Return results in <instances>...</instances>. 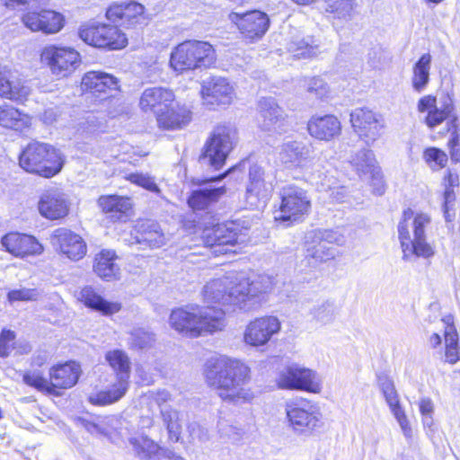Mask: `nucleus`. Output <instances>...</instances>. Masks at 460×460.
<instances>
[{"label": "nucleus", "instance_id": "nucleus-1", "mask_svg": "<svg viewBox=\"0 0 460 460\" xmlns=\"http://www.w3.org/2000/svg\"><path fill=\"white\" fill-rule=\"evenodd\" d=\"M272 289L273 279L269 275L245 277L232 272L208 282L202 294L205 303L234 305L240 310L251 312L267 302Z\"/></svg>", "mask_w": 460, "mask_h": 460}, {"label": "nucleus", "instance_id": "nucleus-2", "mask_svg": "<svg viewBox=\"0 0 460 460\" xmlns=\"http://www.w3.org/2000/svg\"><path fill=\"white\" fill-rule=\"evenodd\" d=\"M250 372V367L241 360L222 357L208 361L204 375L207 384L217 390L223 401L245 403L254 397L247 387Z\"/></svg>", "mask_w": 460, "mask_h": 460}, {"label": "nucleus", "instance_id": "nucleus-3", "mask_svg": "<svg viewBox=\"0 0 460 460\" xmlns=\"http://www.w3.org/2000/svg\"><path fill=\"white\" fill-rule=\"evenodd\" d=\"M225 315L221 308L189 305L172 310L169 324L183 336L198 338L222 331L226 324Z\"/></svg>", "mask_w": 460, "mask_h": 460}, {"label": "nucleus", "instance_id": "nucleus-4", "mask_svg": "<svg viewBox=\"0 0 460 460\" xmlns=\"http://www.w3.org/2000/svg\"><path fill=\"white\" fill-rule=\"evenodd\" d=\"M412 216L411 209L405 210L403 218L398 225L403 259L408 260L412 255L429 258L433 255L434 252L425 240L424 227L429 223L430 218L427 214L420 213L411 222Z\"/></svg>", "mask_w": 460, "mask_h": 460}, {"label": "nucleus", "instance_id": "nucleus-5", "mask_svg": "<svg viewBox=\"0 0 460 460\" xmlns=\"http://www.w3.org/2000/svg\"><path fill=\"white\" fill-rule=\"evenodd\" d=\"M19 163L29 172L50 178L61 171L64 160L59 151L51 146L32 142L21 154Z\"/></svg>", "mask_w": 460, "mask_h": 460}, {"label": "nucleus", "instance_id": "nucleus-6", "mask_svg": "<svg viewBox=\"0 0 460 460\" xmlns=\"http://www.w3.org/2000/svg\"><path fill=\"white\" fill-rule=\"evenodd\" d=\"M215 60L212 45L206 41L185 40L172 49L170 66L174 71L182 73L197 68H208Z\"/></svg>", "mask_w": 460, "mask_h": 460}, {"label": "nucleus", "instance_id": "nucleus-7", "mask_svg": "<svg viewBox=\"0 0 460 460\" xmlns=\"http://www.w3.org/2000/svg\"><path fill=\"white\" fill-rule=\"evenodd\" d=\"M236 142L237 132L234 127L218 125L207 140L200 160L217 170L223 166Z\"/></svg>", "mask_w": 460, "mask_h": 460}, {"label": "nucleus", "instance_id": "nucleus-8", "mask_svg": "<svg viewBox=\"0 0 460 460\" xmlns=\"http://www.w3.org/2000/svg\"><path fill=\"white\" fill-rule=\"evenodd\" d=\"M311 200L307 192L295 185L284 187L281 190V203L274 218L277 222L289 226L302 221L309 213Z\"/></svg>", "mask_w": 460, "mask_h": 460}, {"label": "nucleus", "instance_id": "nucleus-9", "mask_svg": "<svg viewBox=\"0 0 460 460\" xmlns=\"http://www.w3.org/2000/svg\"><path fill=\"white\" fill-rule=\"evenodd\" d=\"M285 411L288 427L296 434H311L323 424L319 408L307 401L288 402Z\"/></svg>", "mask_w": 460, "mask_h": 460}, {"label": "nucleus", "instance_id": "nucleus-10", "mask_svg": "<svg viewBox=\"0 0 460 460\" xmlns=\"http://www.w3.org/2000/svg\"><path fill=\"white\" fill-rule=\"evenodd\" d=\"M277 385L281 389L300 390L319 394L322 379L313 369L298 364H290L281 369L277 377Z\"/></svg>", "mask_w": 460, "mask_h": 460}, {"label": "nucleus", "instance_id": "nucleus-11", "mask_svg": "<svg viewBox=\"0 0 460 460\" xmlns=\"http://www.w3.org/2000/svg\"><path fill=\"white\" fill-rule=\"evenodd\" d=\"M78 35L84 42L95 48L120 49L128 44L126 35L113 25H84Z\"/></svg>", "mask_w": 460, "mask_h": 460}, {"label": "nucleus", "instance_id": "nucleus-12", "mask_svg": "<svg viewBox=\"0 0 460 460\" xmlns=\"http://www.w3.org/2000/svg\"><path fill=\"white\" fill-rule=\"evenodd\" d=\"M42 63L58 77H66L80 65L81 57L78 51L71 47L49 45L40 54Z\"/></svg>", "mask_w": 460, "mask_h": 460}, {"label": "nucleus", "instance_id": "nucleus-13", "mask_svg": "<svg viewBox=\"0 0 460 460\" xmlns=\"http://www.w3.org/2000/svg\"><path fill=\"white\" fill-rule=\"evenodd\" d=\"M274 190L273 181L264 168L257 164L249 167L245 184V201L252 208L264 207Z\"/></svg>", "mask_w": 460, "mask_h": 460}, {"label": "nucleus", "instance_id": "nucleus-14", "mask_svg": "<svg viewBox=\"0 0 460 460\" xmlns=\"http://www.w3.org/2000/svg\"><path fill=\"white\" fill-rule=\"evenodd\" d=\"M202 239L212 253L219 256L233 252L232 248L238 243L239 234L235 224L229 222L204 229Z\"/></svg>", "mask_w": 460, "mask_h": 460}, {"label": "nucleus", "instance_id": "nucleus-15", "mask_svg": "<svg viewBox=\"0 0 460 460\" xmlns=\"http://www.w3.org/2000/svg\"><path fill=\"white\" fill-rule=\"evenodd\" d=\"M417 110L420 113H426L425 123L430 128L440 125L447 119H452V122L456 120L453 100L448 95L441 99L439 106L435 96L425 95L418 101Z\"/></svg>", "mask_w": 460, "mask_h": 460}, {"label": "nucleus", "instance_id": "nucleus-16", "mask_svg": "<svg viewBox=\"0 0 460 460\" xmlns=\"http://www.w3.org/2000/svg\"><path fill=\"white\" fill-rule=\"evenodd\" d=\"M354 131L367 144H373L383 132L385 123L380 115L368 109L357 108L350 113Z\"/></svg>", "mask_w": 460, "mask_h": 460}, {"label": "nucleus", "instance_id": "nucleus-17", "mask_svg": "<svg viewBox=\"0 0 460 460\" xmlns=\"http://www.w3.org/2000/svg\"><path fill=\"white\" fill-rule=\"evenodd\" d=\"M281 323L273 315L257 317L251 321L243 332V341L252 347L266 345L271 338L279 332Z\"/></svg>", "mask_w": 460, "mask_h": 460}, {"label": "nucleus", "instance_id": "nucleus-18", "mask_svg": "<svg viewBox=\"0 0 460 460\" xmlns=\"http://www.w3.org/2000/svg\"><path fill=\"white\" fill-rule=\"evenodd\" d=\"M40 215L48 220H58L66 217L70 209L68 196L58 187L44 190L38 200Z\"/></svg>", "mask_w": 460, "mask_h": 460}, {"label": "nucleus", "instance_id": "nucleus-19", "mask_svg": "<svg viewBox=\"0 0 460 460\" xmlns=\"http://www.w3.org/2000/svg\"><path fill=\"white\" fill-rule=\"evenodd\" d=\"M31 92V87L18 71L8 66H0V97L22 103Z\"/></svg>", "mask_w": 460, "mask_h": 460}, {"label": "nucleus", "instance_id": "nucleus-20", "mask_svg": "<svg viewBox=\"0 0 460 460\" xmlns=\"http://www.w3.org/2000/svg\"><path fill=\"white\" fill-rule=\"evenodd\" d=\"M201 95L207 105L226 106L233 102L235 92L234 85L226 78L213 76L203 81Z\"/></svg>", "mask_w": 460, "mask_h": 460}, {"label": "nucleus", "instance_id": "nucleus-21", "mask_svg": "<svg viewBox=\"0 0 460 460\" xmlns=\"http://www.w3.org/2000/svg\"><path fill=\"white\" fill-rule=\"evenodd\" d=\"M106 18L111 22L131 29L145 22V7L139 3H114L106 11Z\"/></svg>", "mask_w": 460, "mask_h": 460}, {"label": "nucleus", "instance_id": "nucleus-22", "mask_svg": "<svg viewBox=\"0 0 460 460\" xmlns=\"http://www.w3.org/2000/svg\"><path fill=\"white\" fill-rule=\"evenodd\" d=\"M51 243L57 251L68 259L78 261L87 251L84 239L76 233L65 227L56 229L51 234Z\"/></svg>", "mask_w": 460, "mask_h": 460}, {"label": "nucleus", "instance_id": "nucleus-23", "mask_svg": "<svg viewBox=\"0 0 460 460\" xmlns=\"http://www.w3.org/2000/svg\"><path fill=\"white\" fill-rule=\"evenodd\" d=\"M229 19L237 25L243 34L251 39L262 37L270 25L268 15L260 11H252L243 14L233 12L229 14Z\"/></svg>", "mask_w": 460, "mask_h": 460}, {"label": "nucleus", "instance_id": "nucleus-24", "mask_svg": "<svg viewBox=\"0 0 460 460\" xmlns=\"http://www.w3.org/2000/svg\"><path fill=\"white\" fill-rule=\"evenodd\" d=\"M174 101L175 94L172 90L161 86L148 87L141 93L138 106L142 111L151 112L157 118Z\"/></svg>", "mask_w": 460, "mask_h": 460}, {"label": "nucleus", "instance_id": "nucleus-25", "mask_svg": "<svg viewBox=\"0 0 460 460\" xmlns=\"http://www.w3.org/2000/svg\"><path fill=\"white\" fill-rule=\"evenodd\" d=\"M23 24L31 31H42L46 34L58 32L64 26V17L61 13L51 10L28 12L22 18Z\"/></svg>", "mask_w": 460, "mask_h": 460}, {"label": "nucleus", "instance_id": "nucleus-26", "mask_svg": "<svg viewBox=\"0 0 460 460\" xmlns=\"http://www.w3.org/2000/svg\"><path fill=\"white\" fill-rule=\"evenodd\" d=\"M1 244L6 252L19 258L39 255L43 252V246L34 236L24 234H6L2 237Z\"/></svg>", "mask_w": 460, "mask_h": 460}, {"label": "nucleus", "instance_id": "nucleus-27", "mask_svg": "<svg viewBox=\"0 0 460 460\" xmlns=\"http://www.w3.org/2000/svg\"><path fill=\"white\" fill-rule=\"evenodd\" d=\"M309 135L320 141L330 142L341 133V123L332 114L314 115L307 122Z\"/></svg>", "mask_w": 460, "mask_h": 460}, {"label": "nucleus", "instance_id": "nucleus-28", "mask_svg": "<svg viewBox=\"0 0 460 460\" xmlns=\"http://www.w3.org/2000/svg\"><path fill=\"white\" fill-rule=\"evenodd\" d=\"M260 127L265 131L279 132L285 125L286 115L273 98H261L258 104Z\"/></svg>", "mask_w": 460, "mask_h": 460}, {"label": "nucleus", "instance_id": "nucleus-29", "mask_svg": "<svg viewBox=\"0 0 460 460\" xmlns=\"http://www.w3.org/2000/svg\"><path fill=\"white\" fill-rule=\"evenodd\" d=\"M81 367L75 361L54 366L49 369V379L52 386L51 393L56 394V389H68L73 387L81 375Z\"/></svg>", "mask_w": 460, "mask_h": 460}, {"label": "nucleus", "instance_id": "nucleus-30", "mask_svg": "<svg viewBox=\"0 0 460 460\" xmlns=\"http://www.w3.org/2000/svg\"><path fill=\"white\" fill-rule=\"evenodd\" d=\"M132 235L136 243L144 244L152 249L159 248L166 243V237L160 226L148 220L137 223Z\"/></svg>", "mask_w": 460, "mask_h": 460}, {"label": "nucleus", "instance_id": "nucleus-31", "mask_svg": "<svg viewBox=\"0 0 460 460\" xmlns=\"http://www.w3.org/2000/svg\"><path fill=\"white\" fill-rule=\"evenodd\" d=\"M191 119L190 111L175 101L156 118L157 126L167 130L181 129Z\"/></svg>", "mask_w": 460, "mask_h": 460}, {"label": "nucleus", "instance_id": "nucleus-32", "mask_svg": "<svg viewBox=\"0 0 460 460\" xmlns=\"http://www.w3.org/2000/svg\"><path fill=\"white\" fill-rule=\"evenodd\" d=\"M325 12L330 15L332 24L341 29L355 16L357 0H324Z\"/></svg>", "mask_w": 460, "mask_h": 460}, {"label": "nucleus", "instance_id": "nucleus-33", "mask_svg": "<svg viewBox=\"0 0 460 460\" xmlns=\"http://www.w3.org/2000/svg\"><path fill=\"white\" fill-rule=\"evenodd\" d=\"M311 150L303 142L288 141L280 146L279 158L288 166L302 167L310 158Z\"/></svg>", "mask_w": 460, "mask_h": 460}, {"label": "nucleus", "instance_id": "nucleus-34", "mask_svg": "<svg viewBox=\"0 0 460 460\" xmlns=\"http://www.w3.org/2000/svg\"><path fill=\"white\" fill-rule=\"evenodd\" d=\"M77 299L86 306L105 315L118 313L121 308L119 303L109 302L103 299L92 287L83 288L77 295Z\"/></svg>", "mask_w": 460, "mask_h": 460}, {"label": "nucleus", "instance_id": "nucleus-35", "mask_svg": "<svg viewBox=\"0 0 460 460\" xmlns=\"http://www.w3.org/2000/svg\"><path fill=\"white\" fill-rule=\"evenodd\" d=\"M129 387V379L115 376V381L105 390H102L89 398L93 404L108 405L120 400Z\"/></svg>", "mask_w": 460, "mask_h": 460}, {"label": "nucleus", "instance_id": "nucleus-36", "mask_svg": "<svg viewBox=\"0 0 460 460\" xmlns=\"http://www.w3.org/2000/svg\"><path fill=\"white\" fill-rule=\"evenodd\" d=\"M134 454L142 460H160L165 450L147 436L141 435L129 438Z\"/></svg>", "mask_w": 460, "mask_h": 460}, {"label": "nucleus", "instance_id": "nucleus-37", "mask_svg": "<svg viewBox=\"0 0 460 460\" xmlns=\"http://www.w3.org/2000/svg\"><path fill=\"white\" fill-rule=\"evenodd\" d=\"M114 251L103 250L95 256L93 270L102 279L111 281L119 278V268L115 263Z\"/></svg>", "mask_w": 460, "mask_h": 460}, {"label": "nucleus", "instance_id": "nucleus-38", "mask_svg": "<svg viewBox=\"0 0 460 460\" xmlns=\"http://www.w3.org/2000/svg\"><path fill=\"white\" fill-rule=\"evenodd\" d=\"M98 204L113 220H121L132 207L130 199L118 195L102 196Z\"/></svg>", "mask_w": 460, "mask_h": 460}, {"label": "nucleus", "instance_id": "nucleus-39", "mask_svg": "<svg viewBox=\"0 0 460 460\" xmlns=\"http://www.w3.org/2000/svg\"><path fill=\"white\" fill-rule=\"evenodd\" d=\"M81 84L84 90L94 93H105L107 90L118 88V81L113 75L96 71L86 73L82 78Z\"/></svg>", "mask_w": 460, "mask_h": 460}, {"label": "nucleus", "instance_id": "nucleus-40", "mask_svg": "<svg viewBox=\"0 0 460 460\" xmlns=\"http://www.w3.org/2000/svg\"><path fill=\"white\" fill-rule=\"evenodd\" d=\"M0 125L14 130H22L31 126V118L10 104L0 106Z\"/></svg>", "mask_w": 460, "mask_h": 460}, {"label": "nucleus", "instance_id": "nucleus-41", "mask_svg": "<svg viewBox=\"0 0 460 460\" xmlns=\"http://www.w3.org/2000/svg\"><path fill=\"white\" fill-rule=\"evenodd\" d=\"M431 55L423 54L412 66L411 85L415 92H423L429 83Z\"/></svg>", "mask_w": 460, "mask_h": 460}, {"label": "nucleus", "instance_id": "nucleus-42", "mask_svg": "<svg viewBox=\"0 0 460 460\" xmlns=\"http://www.w3.org/2000/svg\"><path fill=\"white\" fill-rule=\"evenodd\" d=\"M226 191V187L213 188V189H200L192 191L188 199V203L193 209H204L209 204L217 201Z\"/></svg>", "mask_w": 460, "mask_h": 460}, {"label": "nucleus", "instance_id": "nucleus-43", "mask_svg": "<svg viewBox=\"0 0 460 460\" xmlns=\"http://www.w3.org/2000/svg\"><path fill=\"white\" fill-rule=\"evenodd\" d=\"M160 416L163 425L165 427L169 439L172 442H178L182 429V419L179 411L170 408H162Z\"/></svg>", "mask_w": 460, "mask_h": 460}, {"label": "nucleus", "instance_id": "nucleus-44", "mask_svg": "<svg viewBox=\"0 0 460 460\" xmlns=\"http://www.w3.org/2000/svg\"><path fill=\"white\" fill-rule=\"evenodd\" d=\"M350 164L359 175L374 174L378 178V166L374 153L371 150L363 149L358 151L350 160Z\"/></svg>", "mask_w": 460, "mask_h": 460}, {"label": "nucleus", "instance_id": "nucleus-45", "mask_svg": "<svg viewBox=\"0 0 460 460\" xmlns=\"http://www.w3.org/2000/svg\"><path fill=\"white\" fill-rule=\"evenodd\" d=\"M288 51L298 58H313L320 53V46L312 37L293 39L288 47Z\"/></svg>", "mask_w": 460, "mask_h": 460}, {"label": "nucleus", "instance_id": "nucleus-46", "mask_svg": "<svg viewBox=\"0 0 460 460\" xmlns=\"http://www.w3.org/2000/svg\"><path fill=\"white\" fill-rule=\"evenodd\" d=\"M105 359L115 371V376L129 379L131 362L125 351L121 349L109 350L105 354Z\"/></svg>", "mask_w": 460, "mask_h": 460}, {"label": "nucleus", "instance_id": "nucleus-47", "mask_svg": "<svg viewBox=\"0 0 460 460\" xmlns=\"http://www.w3.org/2000/svg\"><path fill=\"white\" fill-rule=\"evenodd\" d=\"M313 241L306 245L305 256L314 260V263H322L332 260L337 254L333 246L327 245L326 242L316 240L313 235Z\"/></svg>", "mask_w": 460, "mask_h": 460}, {"label": "nucleus", "instance_id": "nucleus-48", "mask_svg": "<svg viewBox=\"0 0 460 460\" xmlns=\"http://www.w3.org/2000/svg\"><path fill=\"white\" fill-rule=\"evenodd\" d=\"M445 341V361L449 364H456L460 359V349L458 344V334L455 326L447 323L444 330Z\"/></svg>", "mask_w": 460, "mask_h": 460}, {"label": "nucleus", "instance_id": "nucleus-49", "mask_svg": "<svg viewBox=\"0 0 460 460\" xmlns=\"http://www.w3.org/2000/svg\"><path fill=\"white\" fill-rule=\"evenodd\" d=\"M155 342V336L143 328H136L129 333L128 346L134 349H149Z\"/></svg>", "mask_w": 460, "mask_h": 460}, {"label": "nucleus", "instance_id": "nucleus-50", "mask_svg": "<svg viewBox=\"0 0 460 460\" xmlns=\"http://www.w3.org/2000/svg\"><path fill=\"white\" fill-rule=\"evenodd\" d=\"M379 387L382 391V394L385 399L386 403L389 406L391 412L396 411L397 409L402 408L400 403L399 395L394 387V382L391 379L387 377L380 378Z\"/></svg>", "mask_w": 460, "mask_h": 460}, {"label": "nucleus", "instance_id": "nucleus-51", "mask_svg": "<svg viewBox=\"0 0 460 460\" xmlns=\"http://www.w3.org/2000/svg\"><path fill=\"white\" fill-rule=\"evenodd\" d=\"M423 158L432 170L444 168L447 163V154L436 147H429L424 151Z\"/></svg>", "mask_w": 460, "mask_h": 460}, {"label": "nucleus", "instance_id": "nucleus-52", "mask_svg": "<svg viewBox=\"0 0 460 460\" xmlns=\"http://www.w3.org/2000/svg\"><path fill=\"white\" fill-rule=\"evenodd\" d=\"M23 381L26 385L35 387L39 391L51 393L52 386L50 380L44 378L38 370L29 371L23 375Z\"/></svg>", "mask_w": 460, "mask_h": 460}, {"label": "nucleus", "instance_id": "nucleus-53", "mask_svg": "<svg viewBox=\"0 0 460 460\" xmlns=\"http://www.w3.org/2000/svg\"><path fill=\"white\" fill-rule=\"evenodd\" d=\"M40 296L37 288H21L13 289L7 293V300L13 304L14 302H31L37 301Z\"/></svg>", "mask_w": 460, "mask_h": 460}, {"label": "nucleus", "instance_id": "nucleus-54", "mask_svg": "<svg viewBox=\"0 0 460 460\" xmlns=\"http://www.w3.org/2000/svg\"><path fill=\"white\" fill-rule=\"evenodd\" d=\"M126 179L132 182L133 184L140 186L149 191L155 193L160 192V189L155 183L154 178H152L148 174H144L140 172L129 173L126 176Z\"/></svg>", "mask_w": 460, "mask_h": 460}, {"label": "nucleus", "instance_id": "nucleus-55", "mask_svg": "<svg viewBox=\"0 0 460 460\" xmlns=\"http://www.w3.org/2000/svg\"><path fill=\"white\" fill-rule=\"evenodd\" d=\"M145 397L148 402L155 403L159 407L160 411H162V408H170L166 403L172 401V394L167 389L148 391L145 394Z\"/></svg>", "mask_w": 460, "mask_h": 460}, {"label": "nucleus", "instance_id": "nucleus-56", "mask_svg": "<svg viewBox=\"0 0 460 460\" xmlns=\"http://www.w3.org/2000/svg\"><path fill=\"white\" fill-rule=\"evenodd\" d=\"M312 314L314 318L323 323H330L333 320L335 315V308L332 303L325 302L320 305L315 306Z\"/></svg>", "mask_w": 460, "mask_h": 460}, {"label": "nucleus", "instance_id": "nucleus-57", "mask_svg": "<svg viewBox=\"0 0 460 460\" xmlns=\"http://www.w3.org/2000/svg\"><path fill=\"white\" fill-rule=\"evenodd\" d=\"M15 333L11 330H3L0 334V357L6 358L14 347Z\"/></svg>", "mask_w": 460, "mask_h": 460}, {"label": "nucleus", "instance_id": "nucleus-58", "mask_svg": "<svg viewBox=\"0 0 460 460\" xmlns=\"http://www.w3.org/2000/svg\"><path fill=\"white\" fill-rule=\"evenodd\" d=\"M306 91L323 98L328 93L327 84L321 77H312L306 81Z\"/></svg>", "mask_w": 460, "mask_h": 460}, {"label": "nucleus", "instance_id": "nucleus-59", "mask_svg": "<svg viewBox=\"0 0 460 460\" xmlns=\"http://www.w3.org/2000/svg\"><path fill=\"white\" fill-rule=\"evenodd\" d=\"M392 413L397 420L404 437L407 439L411 438L413 436V431L404 410L402 408L397 409L396 411H392Z\"/></svg>", "mask_w": 460, "mask_h": 460}, {"label": "nucleus", "instance_id": "nucleus-60", "mask_svg": "<svg viewBox=\"0 0 460 460\" xmlns=\"http://www.w3.org/2000/svg\"><path fill=\"white\" fill-rule=\"evenodd\" d=\"M313 235L316 237V240L326 242L330 246H332L333 243L340 244L342 242V236L332 230H315L313 232Z\"/></svg>", "mask_w": 460, "mask_h": 460}, {"label": "nucleus", "instance_id": "nucleus-61", "mask_svg": "<svg viewBox=\"0 0 460 460\" xmlns=\"http://www.w3.org/2000/svg\"><path fill=\"white\" fill-rule=\"evenodd\" d=\"M189 429L193 441L198 440L199 442H205L208 439V430L200 426L191 424L189 426Z\"/></svg>", "mask_w": 460, "mask_h": 460}, {"label": "nucleus", "instance_id": "nucleus-62", "mask_svg": "<svg viewBox=\"0 0 460 460\" xmlns=\"http://www.w3.org/2000/svg\"><path fill=\"white\" fill-rule=\"evenodd\" d=\"M419 408L421 415H433L434 404L431 399L427 397L420 399Z\"/></svg>", "mask_w": 460, "mask_h": 460}, {"label": "nucleus", "instance_id": "nucleus-63", "mask_svg": "<svg viewBox=\"0 0 460 460\" xmlns=\"http://www.w3.org/2000/svg\"><path fill=\"white\" fill-rule=\"evenodd\" d=\"M370 175L372 178V185L374 188V192L377 195H382L385 190V183H384V181L382 178L380 168L378 167L379 181L376 178V176L374 174H370Z\"/></svg>", "mask_w": 460, "mask_h": 460}, {"label": "nucleus", "instance_id": "nucleus-64", "mask_svg": "<svg viewBox=\"0 0 460 460\" xmlns=\"http://www.w3.org/2000/svg\"><path fill=\"white\" fill-rule=\"evenodd\" d=\"M454 200H455L454 190L452 188L447 187L445 189V192H444V205H443L446 218H447V216H448L449 204L453 203Z\"/></svg>", "mask_w": 460, "mask_h": 460}]
</instances>
